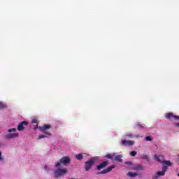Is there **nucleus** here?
Masks as SVG:
<instances>
[{
  "instance_id": "nucleus-24",
  "label": "nucleus",
  "mask_w": 179,
  "mask_h": 179,
  "mask_svg": "<svg viewBox=\"0 0 179 179\" xmlns=\"http://www.w3.org/2000/svg\"><path fill=\"white\" fill-rule=\"evenodd\" d=\"M124 138H134V135L129 134L124 136Z\"/></svg>"
},
{
  "instance_id": "nucleus-15",
  "label": "nucleus",
  "mask_w": 179,
  "mask_h": 179,
  "mask_svg": "<svg viewBox=\"0 0 179 179\" xmlns=\"http://www.w3.org/2000/svg\"><path fill=\"white\" fill-rule=\"evenodd\" d=\"M127 176H129V177H131V178H134V177H138V173H131V172H129L127 173Z\"/></svg>"
},
{
  "instance_id": "nucleus-8",
  "label": "nucleus",
  "mask_w": 179,
  "mask_h": 179,
  "mask_svg": "<svg viewBox=\"0 0 179 179\" xmlns=\"http://www.w3.org/2000/svg\"><path fill=\"white\" fill-rule=\"evenodd\" d=\"M131 170H134V171H142L143 170H145V166L141 165V164H138V165H135L134 166H132L131 168Z\"/></svg>"
},
{
  "instance_id": "nucleus-9",
  "label": "nucleus",
  "mask_w": 179,
  "mask_h": 179,
  "mask_svg": "<svg viewBox=\"0 0 179 179\" xmlns=\"http://www.w3.org/2000/svg\"><path fill=\"white\" fill-rule=\"evenodd\" d=\"M108 165V161H104L102 163H101L99 165L96 166V169L100 171V170L107 167Z\"/></svg>"
},
{
  "instance_id": "nucleus-17",
  "label": "nucleus",
  "mask_w": 179,
  "mask_h": 179,
  "mask_svg": "<svg viewBox=\"0 0 179 179\" xmlns=\"http://www.w3.org/2000/svg\"><path fill=\"white\" fill-rule=\"evenodd\" d=\"M76 159H77V160H82V159H83V155L82 154L76 155Z\"/></svg>"
},
{
  "instance_id": "nucleus-2",
  "label": "nucleus",
  "mask_w": 179,
  "mask_h": 179,
  "mask_svg": "<svg viewBox=\"0 0 179 179\" xmlns=\"http://www.w3.org/2000/svg\"><path fill=\"white\" fill-rule=\"evenodd\" d=\"M71 163V158L68 156L63 157L59 162L55 164V167H59L62 164L63 166H68Z\"/></svg>"
},
{
  "instance_id": "nucleus-25",
  "label": "nucleus",
  "mask_w": 179,
  "mask_h": 179,
  "mask_svg": "<svg viewBox=\"0 0 179 179\" xmlns=\"http://www.w3.org/2000/svg\"><path fill=\"white\" fill-rule=\"evenodd\" d=\"M130 156H132V157L136 156V151H131L130 152Z\"/></svg>"
},
{
  "instance_id": "nucleus-13",
  "label": "nucleus",
  "mask_w": 179,
  "mask_h": 179,
  "mask_svg": "<svg viewBox=\"0 0 179 179\" xmlns=\"http://www.w3.org/2000/svg\"><path fill=\"white\" fill-rule=\"evenodd\" d=\"M166 173L164 172H163V171H158L157 172V173L155 174V176H154L152 177V179H158L159 176H164Z\"/></svg>"
},
{
  "instance_id": "nucleus-29",
  "label": "nucleus",
  "mask_w": 179,
  "mask_h": 179,
  "mask_svg": "<svg viewBox=\"0 0 179 179\" xmlns=\"http://www.w3.org/2000/svg\"><path fill=\"white\" fill-rule=\"evenodd\" d=\"M126 164H132V162H126Z\"/></svg>"
},
{
  "instance_id": "nucleus-18",
  "label": "nucleus",
  "mask_w": 179,
  "mask_h": 179,
  "mask_svg": "<svg viewBox=\"0 0 179 179\" xmlns=\"http://www.w3.org/2000/svg\"><path fill=\"white\" fill-rule=\"evenodd\" d=\"M6 105H5L3 103L0 102V109L2 110L3 108H6Z\"/></svg>"
},
{
  "instance_id": "nucleus-21",
  "label": "nucleus",
  "mask_w": 179,
  "mask_h": 179,
  "mask_svg": "<svg viewBox=\"0 0 179 179\" xmlns=\"http://www.w3.org/2000/svg\"><path fill=\"white\" fill-rule=\"evenodd\" d=\"M142 159H143L144 160H149V156H148L146 155H143L142 156Z\"/></svg>"
},
{
  "instance_id": "nucleus-34",
  "label": "nucleus",
  "mask_w": 179,
  "mask_h": 179,
  "mask_svg": "<svg viewBox=\"0 0 179 179\" xmlns=\"http://www.w3.org/2000/svg\"><path fill=\"white\" fill-rule=\"evenodd\" d=\"M0 146H1V143H0Z\"/></svg>"
},
{
  "instance_id": "nucleus-11",
  "label": "nucleus",
  "mask_w": 179,
  "mask_h": 179,
  "mask_svg": "<svg viewBox=\"0 0 179 179\" xmlns=\"http://www.w3.org/2000/svg\"><path fill=\"white\" fill-rule=\"evenodd\" d=\"M19 133L8 134L4 136L6 139H13V138H17Z\"/></svg>"
},
{
  "instance_id": "nucleus-14",
  "label": "nucleus",
  "mask_w": 179,
  "mask_h": 179,
  "mask_svg": "<svg viewBox=\"0 0 179 179\" xmlns=\"http://www.w3.org/2000/svg\"><path fill=\"white\" fill-rule=\"evenodd\" d=\"M122 156H121V155H117L113 160H115V162H122Z\"/></svg>"
},
{
  "instance_id": "nucleus-23",
  "label": "nucleus",
  "mask_w": 179,
  "mask_h": 179,
  "mask_svg": "<svg viewBox=\"0 0 179 179\" xmlns=\"http://www.w3.org/2000/svg\"><path fill=\"white\" fill-rule=\"evenodd\" d=\"M145 141L152 142V141H153V139H152V137H150V136H147V137H145Z\"/></svg>"
},
{
  "instance_id": "nucleus-30",
  "label": "nucleus",
  "mask_w": 179,
  "mask_h": 179,
  "mask_svg": "<svg viewBox=\"0 0 179 179\" xmlns=\"http://www.w3.org/2000/svg\"><path fill=\"white\" fill-rule=\"evenodd\" d=\"M37 128H38V125L35 126V127H34V129H37Z\"/></svg>"
},
{
  "instance_id": "nucleus-1",
  "label": "nucleus",
  "mask_w": 179,
  "mask_h": 179,
  "mask_svg": "<svg viewBox=\"0 0 179 179\" xmlns=\"http://www.w3.org/2000/svg\"><path fill=\"white\" fill-rule=\"evenodd\" d=\"M52 127L50 124H43V126H40L38 127L39 131H41L43 134L38 136V139H43L44 138H48V136H51V132L48 131V129H51Z\"/></svg>"
},
{
  "instance_id": "nucleus-6",
  "label": "nucleus",
  "mask_w": 179,
  "mask_h": 179,
  "mask_svg": "<svg viewBox=\"0 0 179 179\" xmlns=\"http://www.w3.org/2000/svg\"><path fill=\"white\" fill-rule=\"evenodd\" d=\"M113 169H115V165H112L108 167L107 169H103L101 172H98L96 174H107V173H110V171H113Z\"/></svg>"
},
{
  "instance_id": "nucleus-19",
  "label": "nucleus",
  "mask_w": 179,
  "mask_h": 179,
  "mask_svg": "<svg viewBox=\"0 0 179 179\" xmlns=\"http://www.w3.org/2000/svg\"><path fill=\"white\" fill-rule=\"evenodd\" d=\"M8 132H9V134H11V132H16V128L9 129Z\"/></svg>"
},
{
  "instance_id": "nucleus-4",
  "label": "nucleus",
  "mask_w": 179,
  "mask_h": 179,
  "mask_svg": "<svg viewBox=\"0 0 179 179\" xmlns=\"http://www.w3.org/2000/svg\"><path fill=\"white\" fill-rule=\"evenodd\" d=\"M95 162H96V159L94 158H91L90 160L85 162V171H89V170L92 169V166H93V164H94Z\"/></svg>"
},
{
  "instance_id": "nucleus-3",
  "label": "nucleus",
  "mask_w": 179,
  "mask_h": 179,
  "mask_svg": "<svg viewBox=\"0 0 179 179\" xmlns=\"http://www.w3.org/2000/svg\"><path fill=\"white\" fill-rule=\"evenodd\" d=\"M68 169H59L55 171V178H59L62 176H65L68 173Z\"/></svg>"
},
{
  "instance_id": "nucleus-26",
  "label": "nucleus",
  "mask_w": 179,
  "mask_h": 179,
  "mask_svg": "<svg viewBox=\"0 0 179 179\" xmlns=\"http://www.w3.org/2000/svg\"><path fill=\"white\" fill-rule=\"evenodd\" d=\"M167 166H164L162 167V171L166 173V171H167Z\"/></svg>"
},
{
  "instance_id": "nucleus-10",
  "label": "nucleus",
  "mask_w": 179,
  "mask_h": 179,
  "mask_svg": "<svg viewBox=\"0 0 179 179\" xmlns=\"http://www.w3.org/2000/svg\"><path fill=\"white\" fill-rule=\"evenodd\" d=\"M165 117L168 120H179V116L176 115L173 113H166Z\"/></svg>"
},
{
  "instance_id": "nucleus-27",
  "label": "nucleus",
  "mask_w": 179,
  "mask_h": 179,
  "mask_svg": "<svg viewBox=\"0 0 179 179\" xmlns=\"http://www.w3.org/2000/svg\"><path fill=\"white\" fill-rule=\"evenodd\" d=\"M37 122H38V120H37V119L32 120V124H37Z\"/></svg>"
},
{
  "instance_id": "nucleus-12",
  "label": "nucleus",
  "mask_w": 179,
  "mask_h": 179,
  "mask_svg": "<svg viewBox=\"0 0 179 179\" xmlns=\"http://www.w3.org/2000/svg\"><path fill=\"white\" fill-rule=\"evenodd\" d=\"M154 159H155V160H157V162H159V163L163 164V162H164V157L163 155H155Z\"/></svg>"
},
{
  "instance_id": "nucleus-31",
  "label": "nucleus",
  "mask_w": 179,
  "mask_h": 179,
  "mask_svg": "<svg viewBox=\"0 0 179 179\" xmlns=\"http://www.w3.org/2000/svg\"><path fill=\"white\" fill-rule=\"evenodd\" d=\"M134 138H139V136L136 135V136H134Z\"/></svg>"
},
{
  "instance_id": "nucleus-16",
  "label": "nucleus",
  "mask_w": 179,
  "mask_h": 179,
  "mask_svg": "<svg viewBox=\"0 0 179 179\" xmlns=\"http://www.w3.org/2000/svg\"><path fill=\"white\" fill-rule=\"evenodd\" d=\"M162 164H164L166 166H171V162L167 161V160H164L162 162Z\"/></svg>"
},
{
  "instance_id": "nucleus-20",
  "label": "nucleus",
  "mask_w": 179,
  "mask_h": 179,
  "mask_svg": "<svg viewBox=\"0 0 179 179\" xmlns=\"http://www.w3.org/2000/svg\"><path fill=\"white\" fill-rule=\"evenodd\" d=\"M105 157L106 159H110L111 160H113V157L110 154H108V155H105Z\"/></svg>"
},
{
  "instance_id": "nucleus-28",
  "label": "nucleus",
  "mask_w": 179,
  "mask_h": 179,
  "mask_svg": "<svg viewBox=\"0 0 179 179\" xmlns=\"http://www.w3.org/2000/svg\"><path fill=\"white\" fill-rule=\"evenodd\" d=\"M3 158H2V153H1V152H0V160H3Z\"/></svg>"
},
{
  "instance_id": "nucleus-7",
  "label": "nucleus",
  "mask_w": 179,
  "mask_h": 179,
  "mask_svg": "<svg viewBox=\"0 0 179 179\" xmlns=\"http://www.w3.org/2000/svg\"><path fill=\"white\" fill-rule=\"evenodd\" d=\"M27 125H29V122L27 121H22L18 124L17 129V131H23L24 129V126Z\"/></svg>"
},
{
  "instance_id": "nucleus-32",
  "label": "nucleus",
  "mask_w": 179,
  "mask_h": 179,
  "mask_svg": "<svg viewBox=\"0 0 179 179\" xmlns=\"http://www.w3.org/2000/svg\"><path fill=\"white\" fill-rule=\"evenodd\" d=\"M176 125L179 127V123H177Z\"/></svg>"
},
{
  "instance_id": "nucleus-22",
  "label": "nucleus",
  "mask_w": 179,
  "mask_h": 179,
  "mask_svg": "<svg viewBox=\"0 0 179 179\" xmlns=\"http://www.w3.org/2000/svg\"><path fill=\"white\" fill-rule=\"evenodd\" d=\"M136 126H137L138 128H144L145 124H141V123H137V124H136Z\"/></svg>"
},
{
  "instance_id": "nucleus-33",
  "label": "nucleus",
  "mask_w": 179,
  "mask_h": 179,
  "mask_svg": "<svg viewBox=\"0 0 179 179\" xmlns=\"http://www.w3.org/2000/svg\"><path fill=\"white\" fill-rule=\"evenodd\" d=\"M178 177H179V173H178Z\"/></svg>"
},
{
  "instance_id": "nucleus-5",
  "label": "nucleus",
  "mask_w": 179,
  "mask_h": 179,
  "mask_svg": "<svg viewBox=\"0 0 179 179\" xmlns=\"http://www.w3.org/2000/svg\"><path fill=\"white\" fill-rule=\"evenodd\" d=\"M121 145L122 146H134V145H135V141L132 140L127 141L124 139V140H122Z\"/></svg>"
}]
</instances>
